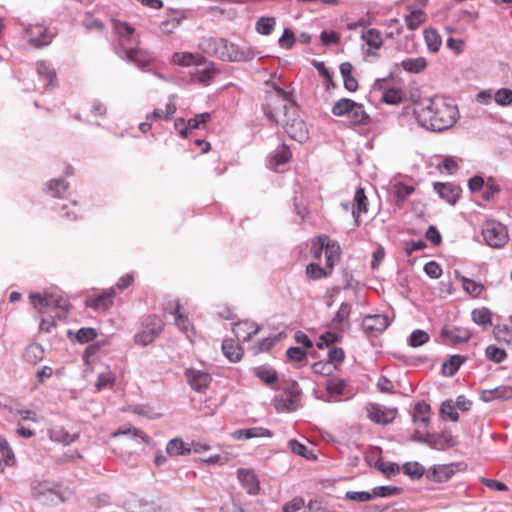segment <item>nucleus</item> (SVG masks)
<instances>
[{"mask_svg": "<svg viewBox=\"0 0 512 512\" xmlns=\"http://www.w3.org/2000/svg\"><path fill=\"white\" fill-rule=\"evenodd\" d=\"M459 117L458 108L451 102L435 98L416 111V119L423 128L441 132L454 126Z\"/></svg>", "mask_w": 512, "mask_h": 512, "instance_id": "f257e3e1", "label": "nucleus"}, {"mask_svg": "<svg viewBox=\"0 0 512 512\" xmlns=\"http://www.w3.org/2000/svg\"><path fill=\"white\" fill-rule=\"evenodd\" d=\"M263 111L269 121L282 125L287 119L295 116L297 107L286 91L274 86L273 91L266 96Z\"/></svg>", "mask_w": 512, "mask_h": 512, "instance_id": "f03ea898", "label": "nucleus"}, {"mask_svg": "<svg viewBox=\"0 0 512 512\" xmlns=\"http://www.w3.org/2000/svg\"><path fill=\"white\" fill-rule=\"evenodd\" d=\"M35 499L48 505L62 503L67 499V490L56 482L36 481L31 486Z\"/></svg>", "mask_w": 512, "mask_h": 512, "instance_id": "7ed1b4c3", "label": "nucleus"}, {"mask_svg": "<svg viewBox=\"0 0 512 512\" xmlns=\"http://www.w3.org/2000/svg\"><path fill=\"white\" fill-rule=\"evenodd\" d=\"M174 61L181 66H192L195 65L193 71L190 72L193 79L197 80L202 84H209L212 79L215 70L212 64L200 63L199 55L192 53H175L173 56Z\"/></svg>", "mask_w": 512, "mask_h": 512, "instance_id": "20e7f679", "label": "nucleus"}, {"mask_svg": "<svg viewBox=\"0 0 512 512\" xmlns=\"http://www.w3.org/2000/svg\"><path fill=\"white\" fill-rule=\"evenodd\" d=\"M482 236L490 247L501 248L508 241V232L506 227L500 222L490 220L486 221L482 228Z\"/></svg>", "mask_w": 512, "mask_h": 512, "instance_id": "39448f33", "label": "nucleus"}, {"mask_svg": "<svg viewBox=\"0 0 512 512\" xmlns=\"http://www.w3.org/2000/svg\"><path fill=\"white\" fill-rule=\"evenodd\" d=\"M23 38L32 46L42 48L51 43L53 34L41 24H30L24 28Z\"/></svg>", "mask_w": 512, "mask_h": 512, "instance_id": "423d86ee", "label": "nucleus"}, {"mask_svg": "<svg viewBox=\"0 0 512 512\" xmlns=\"http://www.w3.org/2000/svg\"><path fill=\"white\" fill-rule=\"evenodd\" d=\"M367 417L376 424L388 425L392 423L398 413L397 408H388L377 403H369L366 406Z\"/></svg>", "mask_w": 512, "mask_h": 512, "instance_id": "0eeeda50", "label": "nucleus"}, {"mask_svg": "<svg viewBox=\"0 0 512 512\" xmlns=\"http://www.w3.org/2000/svg\"><path fill=\"white\" fill-rule=\"evenodd\" d=\"M282 126L287 135L295 141L302 143L308 138V129L306 124L302 119L297 117V113L295 116L287 119Z\"/></svg>", "mask_w": 512, "mask_h": 512, "instance_id": "6e6552de", "label": "nucleus"}, {"mask_svg": "<svg viewBox=\"0 0 512 512\" xmlns=\"http://www.w3.org/2000/svg\"><path fill=\"white\" fill-rule=\"evenodd\" d=\"M388 325V317L382 314L366 316L362 321L363 330L372 336H376L385 331Z\"/></svg>", "mask_w": 512, "mask_h": 512, "instance_id": "1a4fd4ad", "label": "nucleus"}, {"mask_svg": "<svg viewBox=\"0 0 512 512\" xmlns=\"http://www.w3.org/2000/svg\"><path fill=\"white\" fill-rule=\"evenodd\" d=\"M440 336L445 343H464L467 342L471 333L468 329L456 326H445L442 328Z\"/></svg>", "mask_w": 512, "mask_h": 512, "instance_id": "9d476101", "label": "nucleus"}, {"mask_svg": "<svg viewBox=\"0 0 512 512\" xmlns=\"http://www.w3.org/2000/svg\"><path fill=\"white\" fill-rule=\"evenodd\" d=\"M237 478L248 494L257 495L259 493L260 483L253 470L240 468L237 470Z\"/></svg>", "mask_w": 512, "mask_h": 512, "instance_id": "9b49d317", "label": "nucleus"}, {"mask_svg": "<svg viewBox=\"0 0 512 512\" xmlns=\"http://www.w3.org/2000/svg\"><path fill=\"white\" fill-rule=\"evenodd\" d=\"M166 312H169L175 316V325L185 333L188 339H191V336L194 334L193 327L191 326V323L189 319L184 316L181 312V304L179 301H176L175 306L172 308V304L168 303L164 307Z\"/></svg>", "mask_w": 512, "mask_h": 512, "instance_id": "f8f14e48", "label": "nucleus"}, {"mask_svg": "<svg viewBox=\"0 0 512 512\" xmlns=\"http://www.w3.org/2000/svg\"><path fill=\"white\" fill-rule=\"evenodd\" d=\"M114 296L115 292L111 289L107 292L88 297L85 301V305L95 311H106L113 305Z\"/></svg>", "mask_w": 512, "mask_h": 512, "instance_id": "ddd939ff", "label": "nucleus"}, {"mask_svg": "<svg viewBox=\"0 0 512 512\" xmlns=\"http://www.w3.org/2000/svg\"><path fill=\"white\" fill-rule=\"evenodd\" d=\"M425 444L432 449L445 450L455 446V440L450 432L443 431L440 434L426 433Z\"/></svg>", "mask_w": 512, "mask_h": 512, "instance_id": "4468645a", "label": "nucleus"}, {"mask_svg": "<svg viewBox=\"0 0 512 512\" xmlns=\"http://www.w3.org/2000/svg\"><path fill=\"white\" fill-rule=\"evenodd\" d=\"M185 376L190 387L196 392H201L206 389L211 380L208 373L192 368L186 369Z\"/></svg>", "mask_w": 512, "mask_h": 512, "instance_id": "2eb2a0df", "label": "nucleus"}, {"mask_svg": "<svg viewBox=\"0 0 512 512\" xmlns=\"http://www.w3.org/2000/svg\"><path fill=\"white\" fill-rule=\"evenodd\" d=\"M36 72L39 80L44 82L43 88L48 90L54 88L57 84L56 71L50 64L44 60L36 63Z\"/></svg>", "mask_w": 512, "mask_h": 512, "instance_id": "dca6fc26", "label": "nucleus"}, {"mask_svg": "<svg viewBox=\"0 0 512 512\" xmlns=\"http://www.w3.org/2000/svg\"><path fill=\"white\" fill-rule=\"evenodd\" d=\"M260 327L250 321H238L232 324V332L238 341H248L259 331Z\"/></svg>", "mask_w": 512, "mask_h": 512, "instance_id": "f3484780", "label": "nucleus"}, {"mask_svg": "<svg viewBox=\"0 0 512 512\" xmlns=\"http://www.w3.org/2000/svg\"><path fill=\"white\" fill-rule=\"evenodd\" d=\"M406 9L409 12L404 18L407 28L412 31L418 29L426 21L425 12L415 4L407 5Z\"/></svg>", "mask_w": 512, "mask_h": 512, "instance_id": "a211bd4d", "label": "nucleus"}, {"mask_svg": "<svg viewBox=\"0 0 512 512\" xmlns=\"http://www.w3.org/2000/svg\"><path fill=\"white\" fill-rule=\"evenodd\" d=\"M434 189L440 198L452 205L458 201L461 193V188L451 183H435Z\"/></svg>", "mask_w": 512, "mask_h": 512, "instance_id": "6ab92c4d", "label": "nucleus"}, {"mask_svg": "<svg viewBox=\"0 0 512 512\" xmlns=\"http://www.w3.org/2000/svg\"><path fill=\"white\" fill-rule=\"evenodd\" d=\"M203 52L220 59L224 57V39L204 38L199 44Z\"/></svg>", "mask_w": 512, "mask_h": 512, "instance_id": "aec40b11", "label": "nucleus"}, {"mask_svg": "<svg viewBox=\"0 0 512 512\" xmlns=\"http://www.w3.org/2000/svg\"><path fill=\"white\" fill-rule=\"evenodd\" d=\"M254 57V54L251 50L240 47L236 44H226V58L229 61L240 62V61H250Z\"/></svg>", "mask_w": 512, "mask_h": 512, "instance_id": "412c9836", "label": "nucleus"}, {"mask_svg": "<svg viewBox=\"0 0 512 512\" xmlns=\"http://www.w3.org/2000/svg\"><path fill=\"white\" fill-rule=\"evenodd\" d=\"M368 211V199L365 195L363 188H357L354 195V205L352 208V215L355 219L356 226H359V217L361 213Z\"/></svg>", "mask_w": 512, "mask_h": 512, "instance_id": "4be33fe9", "label": "nucleus"}, {"mask_svg": "<svg viewBox=\"0 0 512 512\" xmlns=\"http://www.w3.org/2000/svg\"><path fill=\"white\" fill-rule=\"evenodd\" d=\"M69 188V183L64 178H53L47 181L44 191L54 198H63Z\"/></svg>", "mask_w": 512, "mask_h": 512, "instance_id": "5701e85b", "label": "nucleus"}, {"mask_svg": "<svg viewBox=\"0 0 512 512\" xmlns=\"http://www.w3.org/2000/svg\"><path fill=\"white\" fill-rule=\"evenodd\" d=\"M326 244V251H325V269L330 271V274L332 273L335 265L340 261L341 258V248L340 245L335 241H330V243Z\"/></svg>", "mask_w": 512, "mask_h": 512, "instance_id": "b1692460", "label": "nucleus"}, {"mask_svg": "<svg viewBox=\"0 0 512 512\" xmlns=\"http://www.w3.org/2000/svg\"><path fill=\"white\" fill-rule=\"evenodd\" d=\"M67 335L72 342L87 344L94 341L98 333L96 329L92 327H82L75 333L71 330H68Z\"/></svg>", "mask_w": 512, "mask_h": 512, "instance_id": "393cba45", "label": "nucleus"}, {"mask_svg": "<svg viewBox=\"0 0 512 512\" xmlns=\"http://www.w3.org/2000/svg\"><path fill=\"white\" fill-rule=\"evenodd\" d=\"M234 439H252L261 437H271L272 433L270 430L263 427H252L248 429H240L231 434Z\"/></svg>", "mask_w": 512, "mask_h": 512, "instance_id": "a878e982", "label": "nucleus"}, {"mask_svg": "<svg viewBox=\"0 0 512 512\" xmlns=\"http://www.w3.org/2000/svg\"><path fill=\"white\" fill-rule=\"evenodd\" d=\"M351 313V304L343 302L334 318L332 319V325L334 328L344 330L349 327V317Z\"/></svg>", "mask_w": 512, "mask_h": 512, "instance_id": "bb28decb", "label": "nucleus"}, {"mask_svg": "<svg viewBox=\"0 0 512 512\" xmlns=\"http://www.w3.org/2000/svg\"><path fill=\"white\" fill-rule=\"evenodd\" d=\"M254 374L265 384L274 387L278 382V374L268 365H261L254 369Z\"/></svg>", "mask_w": 512, "mask_h": 512, "instance_id": "cd10ccee", "label": "nucleus"}, {"mask_svg": "<svg viewBox=\"0 0 512 512\" xmlns=\"http://www.w3.org/2000/svg\"><path fill=\"white\" fill-rule=\"evenodd\" d=\"M44 354L45 351L42 345L38 343H31L26 347L23 353V358L27 363L35 365L43 360Z\"/></svg>", "mask_w": 512, "mask_h": 512, "instance_id": "c85d7f7f", "label": "nucleus"}, {"mask_svg": "<svg viewBox=\"0 0 512 512\" xmlns=\"http://www.w3.org/2000/svg\"><path fill=\"white\" fill-rule=\"evenodd\" d=\"M166 452L169 456H180L190 454L191 449H189L188 444L182 438L176 437L167 443Z\"/></svg>", "mask_w": 512, "mask_h": 512, "instance_id": "c756f323", "label": "nucleus"}, {"mask_svg": "<svg viewBox=\"0 0 512 512\" xmlns=\"http://www.w3.org/2000/svg\"><path fill=\"white\" fill-rule=\"evenodd\" d=\"M396 66H401L409 73H420L427 67V62L424 57L407 58L397 63Z\"/></svg>", "mask_w": 512, "mask_h": 512, "instance_id": "7c9ffc66", "label": "nucleus"}, {"mask_svg": "<svg viewBox=\"0 0 512 512\" xmlns=\"http://www.w3.org/2000/svg\"><path fill=\"white\" fill-rule=\"evenodd\" d=\"M347 118L352 125H364L367 123L369 117L364 111L363 105L354 101Z\"/></svg>", "mask_w": 512, "mask_h": 512, "instance_id": "2f4dec72", "label": "nucleus"}, {"mask_svg": "<svg viewBox=\"0 0 512 512\" xmlns=\"http://www.w3.org/2000/svg\"><path fill=\"white\" fill-rule=\"evenodd\" d=\"M464 361L465 358L460 355L451 356L446 362L443 363L442 374L448 377L453 376L459 370Z\"/></svg>", "mask_w": 512, "mask_h": 512, "instance_id": "473e14b6", "label": "nucleus"}, {"mask_svg": "<svg viewBox=\"0 0 512 512\" xmlns=\"http://www.w3.org/2000/svg\"><path fill=\"white\" fill-rule=\"evenodd\" d=\"M512 391L507 387H497L493 390H485L482 392V400L485 402H490L495 399L504 400L511 396Z\"/></svg>", "mask_w": 512, "mask_h": 512, "instance_id": "72a5a7b5", "label": "nucleus"}, {"mask_svg": "<svg viewBox=\"0 0 512 512\" xmlns=\"http://www.w3.org/2000/svg\"><path fill=\"white\" fill-rule=\"evenodd\" d=\"M362 39L368 46L374 49L380 48L383 44L380 31L374 28L363 31Z\"/></svg>", "mask_w": 512, "mask_h": 512, "instance_id": "f704fd0d", "label": "nucleus"}, {"mask_svg": "<svg viewBox=\"0 0 512 512\" xmlns=\"http://www.w3.org/2000/svg\"><path fill=\"white\" fill-rule=\"evenodd\" d=\"M462 283V288L473 297H478L484 290V286L465 276H457Z\"/></svg>", "mask_w": 512, "mask_h": 512, "instance_id": "c9c22d12", "label": "nucleus"}, {"mask_svg": "<svg viewBox=\"0 0 512 512\" xmlns=\"http://www.w3.org/2000/svg\"><path fill=\"white\" fill-rule=\"evenodd\" d=\"M276 25L273 17H260L255 23V30L261 35H270Z\"/></svg>", "mask_w": 512, "mask_h": 512, "instance_id": "e433bc0d", "label": "nucleus"}, {"mask_svg": "<svg viewBox=\"0 0 512 512\" xmlns=\"http://www.w3.org/2000/svg\"><path fill=\"white\" fill-rule=\"evenodd\" d=\"M353 100L349 98H341L334 103L332 106V114L337 117L346 116L350 114V108L353 105Z\"/></svg>", "mask_w": 512, "mask_h": 512, "instance_id": "4c0bfd02", "label": "nucleus"}, {"mask_svg": "<svg viewBox=\"0 0 512 512\" xmlns=\"http://www.w3.org/2000/svg\"><path fill=\"white\" fill-rule=\"evenodd\" d=\"M424 38L428 49L431 52H437L442 44V40L438 32L434 29H426L424 31Z\"/></svg>", "mask_w": 512, "mask_h": 512, "instance_id": "58836bf2", "label": "nucleus"}, {"mask_svg": "<svg viewBox=\"0 0 512 512\" xmlns=\"http://www.w3.org/2000/svg\"><path fill=\"white\" fill-rule=\"evenodd\" d=\"M126 59L128 61H132L135 63V65L140 68V69H144V67L146 65L149 64L150 60L149 59H146L144 56H143V52L139 49V48H136V47H133V48H130L127 53H126Z\"/></svg>", "mask_w": 512, "mask_h": 512, "instance_id": "ea45409f", "label": "nucleus"}, {"mask_svg": "<svg viewBox=\"0 0 512 512\" xmlns=\"http://www.w3.org/2000/svg\"><path fill=\"white\" fill-rule=\"evenodd\" d=\"M381 99L386 104L396 105L403 101L404 92L400 88H390L384 91Z\"/></svg>", "mask_w": 512, "mask_h": 512, "instance_id": "a19ab883", "label": "nucleus"}, {"mask_svg": "<svg viewBox=\"0 0 512 512\" xmlns=\"http://www.w3.org/2000/svg\"><path fill=\"white\" fill-rule=\"evenodd\" d=\"M472 320L480 326H487L491 324V311L488 308L482 307L472 311Z\"/></svg>", "mask_w": 512, "mask_h": 512, "instance_id": "79ce46f5", "label": "nucleus"}, {"mask_svg": "<svg viewBox=\"0 0 512 512\" xmlns=\"http://www.w3.org/2000/svg\"><path fill=\"white\" fill-rule=\"evenodd\" d=\"M288 446L291 449V451L296 455L304 457L308 460L316 459V456L312 451L308 450V448L304 444L298 442L295 439L289 440Z\"/></svg>", "mask_w": 512, "mask_h": 512, "instance_id": "37998d69", "label": "nucleus"}, {"mask_svg": "<svg viewBox=\"0 0 512 512\" xmlns=\"http://www.w3.org/2000/svg\"><path fill=\"white\" fill-rule=\"evenodd\" d=\"M306 275L312 280H319L330 276V271L317 263H310L306 266Z\"/></svg>", "mask_w": 512, "mask_h": 512, "instance_id": "c03bdc74", "label": "nucleus"}, {"mask_svg": "<svg viewBox=\"0 0 512 512\" xmlns=\"http://www.w3.org/2000/svg\"><path fill=\"white\" fill-rule=\"evenodd\" d=\"M330 239L326 235H321L315 238L313 241L312 249H311V255L314 259L320 260L322 252L326 251V244L330 243Z\"/></svg>", "mask_w": 512, "mask_h": 512, "instance_id": "a18cd8bd", "label": "nucleus"}, {"mask_svg": "<svg viewBox=\"0 0 512 512\" xmlns=\"http://www.w3.org/2000/svg\"><path fill=\"white\" fill-rule=\"evenodd\" d=\"M440 414L453 422L458 421L459 415L453 400H445L441 404Z\"/></svg>", "mask_w": 512, "mask_h": 512, "instance_id": "49530a36", "label": "nucleus"}, {"mask_svg": "<svg viewBox=\"0 0 512 512\" xmlns=\"http://www.w3.org/2000/svg\"><path fill=\"white\" fill-rule=\"evenodd\" d=\"M80 214V208L75 201L69 204H64L61 207V216L67 221H75L78 219Z\"/></svg>", "mask_w": 512, "mask_h": 512, "instance_id": "de8ad7c7", "label": "nucleus"}, {"mask_svg": "<svg viewBox=\"0 0 512 512\" xmlns=\"http://www.w3.org/2000/svg\"><path fill=\"white\" fill-rule=\"evenodd\" d=\"M429 339H430V337L426 331L421 330V329H416L410 334V336L408 338V344L411 347H419V346H422L423 344L427 343L429 341Z\"/></svg>", "mask_w": 512, "mask_h": 512, "instance_id": "09e8293b", "label": "nucleus"}, {"mask_svg": "<svg viewBox=\"0 0 512 512\" xmlns=\"http://www.w3.org/2000/svg\"><path fill=\"white\" fill-rule=\"evenodd\" d=\"M494 333L499 341L512 347V327L508 325H499L495 328Z\"/></svg>", "mask_w": 512, "mask_h": 512, "instance_id": "8fccbe9b", "label": "nucleus"}, {"mask_svg": "<svg viewBox=\"0 0 512 512\" xmlns=\"http://www.w3.org/2000/svg\"><path fill=\"white\" fill-rule=\"evenodd\" d=\"M400 490V488L391 485L376 486L372 489L371 494L373 499L377 497H389L398 494Z\"/></svg>", "mask_w": 512, "mask_h": 512, "instance_id": "3c124183", "label": "nucleus"}, {"mask_svg": "<svg viewBox=\"0 0 512 512\" xmlns=\"http://www.w3.org/2000/svg\"><path fill=\"white\" fill-rule=\"evenodd\" d=\"M485 353H486L487 358L495 363H501L507 357L505 350L501 349L495 345H489L486 348Z\"/></svg>", "mask_w": 512, "mask_h": 512, "instance_id": "603ef678", "label": "nucleus"}, {"mask_svg": "<svg viewBox=\"0 0 512 512\" xmlns=\"http://www.w3.org/2000/svg\"><path fill=\"white\" fill-rule=\"evenodd\" d=\"M0 452L2 453L3 459L8 466H12L15 463V456L6 438L0 436Z\"/></svg>", "mask_w": 512, "mask_h": 512, "instance_id": "864d4df0", "label": "nucleus"}, {"mask_svg": "<svg viewBox=\"0 0 512 512\" xmlns=\"http://www.w3.org/2000/svg\"><path fill=\"white\" fill-rule=\"evenodd\" d=\"M291 157H292V153H291L289 147L287 145L283 144L275 152V154L273 156V160L275 162V165L279 166V165H283V164L289 162Z\"/></svg>", "mask_w": 512, "mask_h": 512, "instance_id": "5fc2aeb1", "label": "nucleus"}, {"mask_svg": "<svg viewBox=\"0 0 512 512\" xmlns=\"http://www.w3.org/2000/svg\"><path fill=\"white\" fill-rule=\"evenodd\" d=\"M376 468L385 476L390 477L399 472V466L392 462H383L378 459L375 463Z\"/></svg>", "mask_w": 512, "mask_h": 512, "instance_id": "6e6d98bb", "label": "nucleus"}, {"mask_svg": "<svg viewBox=\"0 0 512 512\" xmlns=\"http://www.w3.org/2000/svg\"><path fill=\"white\" fill-rule=\"evenodd\" d=\"M281 339V335H273L264 338L261 340L257 347L255 353H263L268 352L272 347H274Z\"/></svg>", "mask_w": 512, "mask_h": 512, "instance_id": "4d7b16f0", "label": "nucleus"}, {"mask_svg": "<svg viewBox=\"0 0 512 512\" xmlns=\"http://www.w3.org/2000/svg\"><path fill=\"white\" fill-rule=\"evenodd\" d=\"M162 327H163L162 320L155 315L148 316L145 320V329L149 330L156 337L162 331Z\"/></svg>", "mask_w": 512, "mask_h": 512, "instance_id": "13d9d810", "label": "nucleus"}, {"mask_svg": "<svg viewBox=\"0 0 512 512\" xmlns=\"http://www.w3.org/2000/svg\"><path fill=\"white\" fill-rule=\"evenodd\" d=\"M403 471L411 478L417 479L424 474V468L418 462H407L403 465Z\"/></svg>", "mask_w": 512, "mask_h": 512, "instance_id": "bf43d9fd", "label": "nucleus"}, {"mask_svg": "<svg viewBox=\"0 0 512 512\" xmlns=\"http://www.w3.org/2000/svg\"><path fill=\"white\" fill-rule=\"evenodd\" d=\"M413 192L414 187L412 186L405 184L396 185L394 194L397 200V204L401 205Z\"/></svg>", "mask_w": 512, "mask_h": 512, "instance_id": "052dcab7", "label": "nucleus"}, {"mask_svg": "<svg viewBox=\"0 0 512 512\" xmlns=\"http://www.w3.org/2000/svg\"><path fill=\"white\" fill-rule=\"evenodd\" d=\"M494 100L498 105L508 106L512 103V90L501 88L495 92Z\"/></svg>", "mask_w": 512, "mask_h": 512, "instance_id": "680f3d73", "label": "nucleus"}, {"mask_svg": "<svg viewBox=\"0 0 512 512\" xmlns=\"http://www.w3.org/2000/svg\"><path fill=\"white\" fill-rule=\"evenodd\" d=\"M113 26L115 32L124 39H128L135 32L134 27L124 21H115Z\"/></svg>", "mask_w": 512, "mask_h": 512, "instance_id": "e2e57ef3", "label": "nucleus"}, {"mask_svg": "<svg viewBox=\"0 0 512 512\" xmlns=\"http://www.w3.org/2000/svg\"><path fill=\"white\" fill-rule=\"evenodd\" d=\"M286 355L290 361L299 364L305 362L307 358V352L301 347H290L287 350Z\"/></svg>", "mask_w": 512, "mask_h": 512, "instance_id": "0e129e2a", "label": "nucleus"}, {"mask_svg": "<svg viewBox=\"0 0 512 512\" xmlns=\"http://www.w3.org/2000/svg\"><path fill=\"white\" fill-rule=\"evenodd\" d=\"M482 197L486 201H490L493 197L500 192V186L494 182L493 179L489 178L484 185Z\"/></svg>", "mask_w": 512, "mask_h": 512, "instance_id": "69168bd1", "label": "nucleus"}, {"mask_svg": "<svg viewBox=\"0 0 512 512\" xmlns=\"http://www.w3.org/2000/svg\"><path fill=\"white\" fill-rule=\"evenodd\" d=\"M29 299L31 301V304L35 309H37L39 312H43L45 308H47L50 304L47 297L42 296L40 293H31L29 295Z\"/></svg>", "mask_w": 512, "mask_h": 512, "instance_id": "338daca9", "label": "nucleus"}, {"mask_svg": "<svg viewBox=\"0 0 512 512\" xmlns=\"http://www.w3.org/2000/svg\"><path fill=\"white\" fill-rule=\"evenodd\" d=\"M346 383L343 380L331 379L327 382V391L332 396H340L343 394Z\"/></svg>", "mask_w": 512, "mask_h": 512, "instance_id": "774afa93", "label": "nucleus"}]
</instances>
